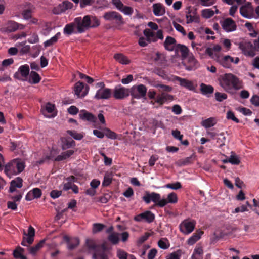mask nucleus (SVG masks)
Listing matches in <instances>:
<instances>
[{"instance_id": "nucleus-34", "label": "nucleus", "mask_w": 259, "mask_h": 259, "mask_svg": "<svg viewBox=\"0 0 259 259\" xmlns=\"http://www.w3.org/2000/svg\"><path fill=\"white\" fill-rule=\"evenodd\" d=\"M200 91L204 95L212 94L214 91V88L210 85H207L204 83L200 84Z\"/></svg>"}, {"instance_id": "nucleus-59", "label": "nucleus", "mask_w": 259, "mask_h": 259, "mask_svg": "<svg viewBox=\"0 0 259 259\" xmlns=\"http://www.w3.org/2000/svg\"><path fill=\"white\" fill-rule=\"evenodd\" d=\"M171 134L175 139H178L180 141H182L183 137V135L181 134V133L179 130H172Z\"/></svg>"}, {"instance_id": "nucleus-2", "label": "nucleus", "mask_w": 259, "mask_h": 259, "mask_svg": "<svg viewBox=\"0 0 259 259\" xmlns=\"http://www.w3.org/2000/svg\"><path fill=\"white\" fill-rule=\"evenodd\" d=\"M73 21L78 33H83L89 28H95L100 25L99 20L92 15H85L83 18L77 17Z\"/></svg>"}, {"instance_id": "nucleus-7", "label": "nucleus", "mask_w": 259, "mask_h": 259, "mask_svg": "<svg viewBox=\"0 0 259 259\" xmlns=\"http://www.w3.org/2000/svg\"><path fill=\"white\" fill-rule=\"evenodd\" d=\"M29 73V66L27 64H25L19 67L18 71L14 74V77L19 80L27 81Z\"/></svg>"}, {"instance_id": "nucleus-3", "label": "nucleus", "mask_w": 259, "mask_h": 259, "mask_svg": "<svg viewBox=\"0 0 259 259\" xmlns=\"http://www.w3.org/2000/svg\"><path fill=\"white\" fill-rule=\"evenodd\" d=\"M25 168V163L21 159H14L4 166V172L9 178L21 173Z\"/></svg>"}, {"instance_id": "nucleus-51", "label": "nucleus", "mask_w": 259, "mask_h": 259, "mask_svg": "<svg viewBox=\"0 0 259 259\" xmlns=\"http://www.w3.org/2000/svg\"><path fill=\"white\" fill-rule=\"evenodd\" d=\"M155 100L154 102L151 101V103L153 104L154 103H157L159 104L160 105H162L164 103L163 96L162 95V93L161 94H159L156 95L155 98Z\"/></svg>"}, {"instance_id": "nucleus-49", "label": "nucleus", "mask_w": 259, "mask_h": 259, "mask_svg": "<svg viewBox=\"0 0 259 259\" xmlns=\"http://www.w3.org/2000/svg\"><path fill=\"white\" fill-rule=\"evenodd\" d=\"M17 194L16 195H10V198L12 200H13V202H20L23 195V193L20 191H16Z\"/></svg>"}, {"instance_id": "nucleus-45", "label": "nucleus", "mask_w": 259, "mask_h": 259, "mask_svg": "<svg viewBox=\"0 0 259 259\" xmlns=\"http://www.w3.org/2000/svg\"><path fill=\"white\" fill-rule=\"evenodd\" d=\"M108 240L113 244H116L119 242V237L117 234L111 233L108 237Z\"/></svg>"}, {"instance_id": "nucleus-41", "label": "nucleus", "mask_w": 259, "mask_h": 259, "mask_svg": "<svg viewBox=\"0 0 259 259\" xmlns=\"http://www.w3.org/2000/svg\"><path fill=\"white\" fill-rule=\"evenodd\" d=\"M214 14V11L210 9H205L202 11V16L205 18H210Z\"/></svg>"}, {"instance_id": "nucleus-9", "label": "nucleus", "mask_w": 259, "mask_h": 259, "mask_svg": "<svg viewBox=\"0 0 259 259\" xmlns=\"http://www.w3.org/2000/svg\"><path fill=\"white\" fill-rule=\"evenodd\" d=\"M130 95V89L125 88L121 85L116 86L113 90V97L117 100L123 99L129 96Z\"/></svg>"}, {"instance_id": "nucleus-26", "label": "nucleus", "mask_w": 259, "mask_h": 259, "mask_svg": "<svg viewBox=\"0 0 259 259\" xmlns=\"http://www.w3.org/2000/svg\"><path fill=\"white\" fill-rule=\"evenodd\" d=\"M203 234V232L200 230H197L193 235L190 237L187 243L189 245H193L201 237V235Z\"/></svg>"}, {"instance_id": "nucleus-42", "label": "nucleus", "mask_w": 259, "mask_h": 259, "mask_svg": "<svg viewBox=\"0 0 259 259\" xmlns=\"http://www.w3.org/2000/svg\"><path fill=\"white\" fill-rule=\"evenodd\" d=\"M41 51V46L40 45H35L32 47L31 55L33 58L37 57Z\"/></svg>"}, {"instance_id": "nucleus-38", "label": "nucleus", "mask_w": 259, "mask_h": 259, "mask_svg": "<svg viewBox=\"0 0 259 259\" xmlns=\"http://www.w3.org/2000/svg\"><path fill=\"white\" fill-rule=\"evenodd\" d=\"M67 8L65 7L63 2L60 4L57 7H55L53 12L55 14H60L62 13L65 12L67 10Z\"/></svg>"}, {"instance_id": "nucleus-25", "label": "nucleus", "mask_w": 259, "mask_h": 259, "mask_svg": "<svg viewBox=\"0 0 259 259\" xmlns=\"http://www.w3.org/2000/svg\"><path fill=\"white\" fill-rule=\"evenodd\" d=\"M28 76L29 78L28 81L31 84H37L41 79L39 74L34 71H31Z\"/></svg>"}, {"instance_id": "nucleus-46", "label": "nucleus", "mask_w": 259, "mask_h": 259, "mask_svg": "<svg viewBox=\"0 0 259 259\" xmlns=\"http://www.w3.org/2000/svg\"><path fill=\"white\" fill-rule=\"evenodd\" d=\"M67 133L75 140H80L83 137L81 134L78 133L75 131L68 130Z\"/></svg>"}, {"instance_id": "nucleus-6", "label": "nucleus", "mask_w": 259, "mask_h": 259, "mask_svg": "<svg viewBox=\"0 0 259 259\" xmlns=\"http://www.w3.org/2000/svg\"><path fill=\"white\" fill-rule=\"evenodd\" d=\"M196 222L194 220L185 219L179 225L180 230L181 232L189 234L195 229Z\"/></svg>"}, {"instance_id": "nucleus-43", "label": "nucleus", "mask_w": 259, "mask_h": 259, "mask_svg": "<svg viewBox=\"0 0 259 259\" xmlns=\"http://www.w3.org/2000/svg\"><path fill=\"white\" fill-rule=\"evenodd\" d=\"M191 11L189 10L188 14L186 15L187 23H191L193 22H198L199 21V17L197 16H192L189 14Z\"/></svg>"}, {"instance_id": "nucleus-61", "label": "nucleus", "mask_w": 259, "mask_h": 259, "mask_svg": "<svg viewBox=\"0 0 259 259\" xmlns=\"http://www.w3.org/2000/svg\"><path fill=\"white\" fill-rule=\"evenodd\" d=\"M201 5L205 7L210 6L215 4V0H199Z\"/></svg>"}, {"instance_id": "nucleus-60", "label": "nucleus", "mask_w": 259, "mask_h": 259, "mask_svg": "<svg viewBox=\"0 0 259 259\" xmlns=\"http://www.w3.org/2000/svg\"><path fill=\"white\" fill-rule=\"evenodd\" d=\"M14 63L13 58H9L4 60L2 62V66L4 68H6Z\"/></svg>"}, {"instance_id": "nucleus-16", "label": "nucleus", "mask_w": 259, "mask_h": 259, "mask_svg": "<svg viewBox=\"0 0 259 259\" xmlns=\"http://www.w3.org/2000/svg\"><path fill=\"white\" fill-rule=\"evenodd\" d=\"M111 90L108 88L100 89L95 96L97 99H108L111 97Z\"/></svg>"}, {"instance_id": "nucleus-11", "label": "nucleus", "mask_w": 259, "mask_h": 259, "mask_svg": "<svg viewBox=\"0 0 259 259\" xmlns=\"http://www.w3.org/2000/svg\"><path fill=\"white\" fill-rule=\"evenodd\" d=\"M25 26L14 21H9L2 28V31L6 33L14 32L18 29L22 30Z\"/></svg>"}, {"instance_id": "nucleus-64", "label": "nucleus", "mask_w": 259, "mask_h": 259, "mask_svg": "<svg viewBox=\"0 0 259 259\" xmlns=\"http://www.w3.org/2000/svg\"><path fill=\"white\" fill-rule=\"evenodd\" d=\"M251 103L255 106H259V96L253 95L250 99Z\"/></svg>"}, {"instance_id": "nucleus-24", "label": "nucleus", "mask_w": 259, "mask_h": 259, "mask_svg": "<svg viewBox=\"0 0 259 259\" xmlns=\"http://www.w3.org/2000/svg\"><path fill=\"white\" fill-rule=\"evenodd\" d=\"M176 52L180 51L183 59H186L188 57L189 50L187 47L184 45L178 44L176 45Z\"/></svg>"}, {"instance_id": "nucleus-12", "label": "nucleus", "mask_w": 259, "mask_h": 259, "mask_svg": "<svg viewBox=\"0 0 259 259\" xmlns=\"http://www.w3.org/2000/svg\"><path fill=\"white\" fill-rule=\"evenodd\" d=\"M103 18L107 21H115L118 24L123 23V19L121 15L115 11L106 12L104 14Z\"/></svg>"}, {"instance_id": "nucleus-52", "label": "nucleus", "mask_w": 259, "mask_h": 259, "mask_svg": "<svg viewBox=\"0 0 259 259\" xmlns=\"http://www.w3.org/2000/svg\"><path fill=\"white\" fill-rule=\"evenodd\" d=\"M105 225L100 223H95L93 225L94 233H97L101 231L105 227Z\"/></svg>"}, {"instance_id": "nucleus-22", "label": "nucleus", "mask_w": 259, "mask_h": 259, "mask_svg": "<svg viewBox=\"0 0 259 259\" xmlns=\"http://www.w3.org/2000/svg\"><path fill=\"white\" fill-rule=\"evenodd\" d=\"M153 12L156 16H162L165 13V7L161 3H155L152 6Z\"/></svg>"}, {"instance_id": "nucleus-8", "label": "nucleus", "mask_w": 259, "mask_h": 259, "mask_svg": "<svg viewBox=\"0 0 259 259\" xmlns=\"http://www.w3.org/2000/svg\"><path fill=\"white\" fill-rule=\"evenodd\" d=\"M239 48L242 51L243 54L246 56L253 57L255 55L253 45L250 41L240 42Z\"/></svg>"}, {"instance_id": "nucleus-1", "label": "nucleus", "mask_w": 259, "mask_h": 259, "mask_svg": "<svg viewBox=\"0 0 259 259\" xmlns=\"http://www.w3.org/2000/svg\"><path fill=\"white\" fill-rule=\"evenodd\" d=\"M220 85L226 92L233 94L236 91L243 88L242 82L232 73H225L218 78Z\"/></svg>"}, {"instance_id": "nucleus-14", "label": "nucleus", "mask_w": 259, "mask_h": 259, "mask_svg": "<svg viewBox=\"0 0 259 259\" xmlns=\"http://www.w3.org/2000/svg\"><path fill=\"white\" fill-rule=\"evenodd\" d=\"M175 80L178 81L180 85L190 91H194L195 90L197 84L191 80H188L186 78H183L179 76L175 77Z\"/></svg>"}, {"instance_id": "nucleus-54", "label": "nucleus", "mask_w": 259, "mask_h": 259, "mask_svg": "<svg viewBox=\"0 0 259 259\" xmlns=\"http://www.w3.org/2000/svg\"><path fill=\"white\" fill-rule=\"evenodd\" d=\"M173 25L175 29L179 32L182 33L183 35H186V32L183 26H182L180 24L177 23L176 22H173Z\"/></svg>"}, {"instance_id": "nucleus-21", "label": "nucleus", "mask_w": 259, "mask_h": 259, "mask_svg": "<svg viewBox=\"0 0 259 259\" xmlns=\"http://www.w3.org/2000/svg\"><path fill=\"white\" fill-rule=\"evenodd\" d=\"M23 180L20 177H17L14 180H12L10 183V186L9 188V192L13 193L16 190V188H20L23 186Z\"/></svg>"}, {"instance_id": "nucleus-32", "label": "nucleus", "mask_w": 259, "mask_h": 259, "mask_svg": "<svg viewBox=\"0 0 259 259\" xmlns=\"http://www.w3.org/2000/svg\"><path fill=\"white\" fill-rule=\"evenodd\" d=\"M161 200H164L165 201V206L167 203H172L175 204L176 203L178 202V197L176 193L174 192H172L169 193L167 195V199L163 198L161 199Z\"/></svg>"}, {"instance_id": "nucleus-15", "label": "nucleus", "mask_w": 259, "mask_h": 259, "mask_svg": "<svg viewBox=\"0 0 259 259\" xmlns=\"http://www.w3.org/2000/svg\"><path fill=\"white\" fill-rule=\"evenodd\" d=\"M89 87L87 86L84 89V84L83 82L78 81L74 85V92L78 97H84L88 92Z\"/></svg>"}, {"instance_id": "nucleus-29", "label": "nucleus", "mask_w": 259, "mask_h": 259, "mask_svg": "<svg viewBox=\"0 0 259 259\" xmlns=\"http://www.w3.org/2000/svg\"><path fill=\"white\" fill-rule=\"evenodd\" d=\"M24 235L28 236L27 238V242L29 245L32 244L34 241V236L35 235V229L33 227L30 226L28 227V234L25 232L24 233Z\"/></svg>"}, {"instance_id": "nucleus-58", "label": "nucleus", "mask_w": 259, "mask_h": 259, "mask_svg": "<svg viewBox=\"0 0 259 259\" xmlns=\"http://www.w3.org/2000/svg\"><path fill=\"white\" fill-rule=\"evenodd\" d=\"M128 254L121 249H119L117 251V256L119 259H127Z\"/></svg>"}, {"instance_id": "nucleus-30", "label": "nucleus", "mask_w": 259, "mask_h": 259, "mask_svg": "<svg viewBox=\"0 0 259 259\" xmlns=\"http://www.w3.org/2000/svg\"><path fill=\"white\" fill-rule=\"evenodd\" d=\"M61 36V33L60 32H57L54 36L51 37L50 39H48L44 42V45L45 47H50L55 43H56L58 40Z\"/></svg>"}, {"instance_id": "nucleus-10", "label": "nucleus", "mask_w": 259, "mask_h": 259, "mask_svg": "<svg viewBox=\"0 0 259 259\" xmlns=\"http://www.w3.org/2000/svg\"><path fill=\"white\" fill-rule=\"evenodd\" d=\"M155 218V215L153 212L147 210L135 216L134 220L136 222L145 221L148 223H151L154 221Z\"/></svg>"}, {"instance_id": "nucleus-31", "label": "nucleus", "mask_w": 259, "mask_h": 259, "mask_svg": "<svg viewBox=\"0 0 259 259\" xmlns=\"http://www.w3.org/2000/svg\"><path fill=\"white\" fill-rule=\"evenodd\" d=\"M114 58L116 61L122 64H128L130 63V60L122 54H115Z\"/></svg>"}, {"instance_id": "nucleus-4", "label": "nucleus", "mask_w": 259, "mask_h": 259, "mask_svg": "<svg viewBox=\"0 0 259 259\" xmlns=\"http://www.w3.org/2000/svg\"><path fill=\"white\" fill-rule=\"evenodd\" d=\"M142 199L146 204H149L152 201L156 206L161 208L165 206V200H161L160 195L155 192L150 193L148 191L145 192Z\"/></svg>"}, {"instance_id": "nucleus-33", "label": "nucleus", "mask_w": 259, "mask_h": 259, "mask_svg": "<svg viewBox=\"0 0 259 259\" xmlns=\"http://www.w3.org/2000/svg\"><path fill=\"white\" fill-rule=\"evenodd\" d=\"M113 174L112 172H106L104 177V180L102 185L103 187H107L109 186L112 182Z\"/></svg>"}, {"instance_id": "nucleus-27", "label": "nucleus", "mask_w": 259, "mask_h": 259, "mask_svg": "<svg viewBox=\"0 0 259 259\" xmlns=\"http://www.w3.org/2000/svg\"><path fill=\"white\" fill-rule=\"evenodd\" d=\"M74 153L73 150H68L66 151L62 152L59 155H58L54 159L55 161H61L66 160L67 158L71 156Z\"/></svg>"}, {"instance_id": "nucleus-37", "label": "nucleus", "mask_w": 259, "mask_h": 259, "mask_svg": "<svg viewBox=\"0 0 259 259\" xmlns=\"http://www.w3.org/2000/svg\"><path fill=\"white\" fill-rule=\"evenodd\" d=\"M46 240L43 239L40 241L36 245L30 248L29 252L32 254H35L36 252L43 246Z\"/></svg>"}, {"instance_id": "nucleus-62", "label": "nucleus", "mask_w": 259, "mask_h": 259, "mask_svg": "<svg viewBox=\"0 0 259 259\" xmlns=\"http://www.w3.org/2000/svg\"><path fill=\"white\" fill-rule=\"evenodd\" d=\"M156 88H160L162 89L164 91L169 92L172 91V87L162 84H157L155 85Z\"/></svg>"}, {"instance_id": "nucleus-39", "label": "nucleus", "mask_w": 259, "mask_h": 259, "mask_svg": "<svg viewBox=\"0 0 259 259\" xmlns=\"http://www.w3.org/2000/svg\"><path fill=\"white\" fill-rule=\"evenodd\" d=\"M182 254V251L181 249H178L169 254L166 259H181Z\"/></svg>"}, {"instance_id": "nucleus-23", "label": "nucleus", "mask_w": 259, "mask_h": 259, "mask_svg": "<svg viewBox=\"0 0 259 259\" xmlns=\"http://www.w3.org/2000/svg\"><path fill=\"white\" fill-rule=\"evenodd\" d=\"M79 116L80 118L83 120H87L90 122H94L96 119L95 116H94L92 113H90L85 110H82L80 111Z\"/></svg>"}, {"instance_id": "nucleus-55", "label": "nucleus", "mask_w": 259, "mask_h": 259, "mask_svg": "<svg viewBox=\"0 0 259 259\" xmlns=\"http://www.w3.org/2000/svg\"><path fill=\"white\" fill-rule=\"evenodd\" d=\"M166 187L168 188L177 190L182 188V185L180 182H177L175 183L168 184L166 185Z\"/></svg>"}, {"instance_id": "nucleus-35", "label": "nucleus", "mask_w": 259, "mask_h": 259, "mask_svg": "<svg viewBox=\"0 0 259 259\" xmlns=\"http://www.w3.org/2000/svg\"><path fill=\"white\" fill-rule=\"evenodd\" d=\"M93 259H109V254L104 251H95L93 255Z\"/></svg>"}, {"instance_id": "nucleus-48", "label": "nucleus", "mask_w": 259, "mask_h": 259, "mask_svg": "<svg viewBox=\"0 0 259 259\" xmlns=\"http://www.w3.org/2000/svg\"><path fill=\"white\" fill-rule=\"evenodd\" d=\"M111 198V195L110 193H106L98 198V201L102 203H107Z\"/></svg>"}, {"instance_id": "nucleus-40", "label": "nucleus", "mask_w": 259, "mask_h": 259, "mask_svg": "<svg viewBox=\"0 0 259 259\" xmlns=\"http://www.w3.org/2000/svg\"><path fill=\"white\" fill-rule=\"evenodd\" d=\"M192 156L186 157L178 161L177 164L180 166L188 165L192 163Z\"/></svg>"}, {"instance_id": "nucleus-50", "label": "nucleus", "mask_w": 259, "mask_h": 259, "mask_svg": "<svg viewBox=\"0 0 259 259\" xmlns=\"http://www.w3.org/2000/svg\"><path fill=\"white\" fill-rule=\"evenodd\" d=\"M215 100L218 102H222L227 98V95L225 93L216 92L215 93Z\"/></svg>"}, {"instance_id": "nucleus-18", "label": "nucleus", "mask_w": 259, "mask_h": 259, "mask_svg": "<svg viewBox=\"0 0 259 259\" xmlns=\"http://www.w3.org/2000/svg\"><path fill=\"white\" fill-rule=\"evenodd\" d=\"M63 240L67 244V248L69 250H73L79 244V240L77 238H71L66 235L63 237Z\"/></svg>"}, {"instance_id": "nucleus-20", "label": "nucleus", "mask_w": 259, "mask_h": 259, "mask_svg": "<svg viewBox=\"0 0 259 259\" xmlns=\"http://www.w3.org/2000/svg\"><path fill=\"white\" fill-rule=\"evenodd\" d=\"M61 148L63 150L69 149L75 146V142L69 137H62L61 138Z\"/></svg>"}, {"instance_id": "nucleus-56", "label": "nucleus", "mask_w": 259, "mask_h": 259, "mask_svg": "<svg viewBox=\"0 0 259 259\" xmlns=\"http://www.w3.org/2000/svg\"><path fill=\"white\" fill-rule=\"evenodd\" d=\"M33 196L35 198H39L41 197L42 193L41 191L39 188H33L32 190H31Z\"/></svg>"}, {"instance_id": "nucleus-53", "label": "nucleus", "mask_w": 259, "mask_h": 259, "mask_svg": "<svg viewBox=\"0 0 259 259\" xmlns=\"http://www.w3.org/2000/svg\"><path fill=\"white\" fill-rule=\"evenodd\" d=\"M226 117L228 119L232 120L236 123H239L240 122L239 120L235 116L234 113L232 111H228L227 112Z\"/></svg>"}, {"instance_id": "nucleus-47", "label": "nucleus", "mask_w": 259, "mask_h": 259, "mask_svg": "<svg viewBox=\"0 0 259 259\" xmlns=\"http://www.w3.org/2000/svg\"><path fill=\"white\" fill-rule=\"evenodd\" d=\"M85 244L89 249L94 250L95 251L97 250V245L95 241L92 239H87Z\"/></svg>"}, {"instance_id": "nucleus-57", "label": "nucleus", "mask_w": 259, "mask_h": 259, "mask_svg": "<svg viewBox=\"0 0 259 259\" xmlns=\"http://www.w3.org/2000/svg\"><path fill=\"white\" fill-rule=\"evenodd\" d=\"M28 41L31 44L37 43L39 41V37L36 33H33L28 39Z\"/></svg>"}, {"instance_id": "nucleus-19", "label": "nucleus", "mask_w": 259, "mask_h": 259, "mask_svg": "<svg viewBox=\"0 0 259 259\" xmlns=\"http://www.w3.org/2000/svg\"><path fill=\"white\" fill-rule=\"evenodd\" d=\"M177 45V41L175 38L169 36L166 37L163 43L165 49L168 51H173L174 50H176Z\"/></svg>"}, {"instance_id": "nucleus-28", "label": "nucleus", "mask_w": 259, "mask_h": 259, "mask_svg": "<svg viewBox=\"0 0 259 259\" xmlns=\"http://www.w3.org/2000/svg\"><path fill=\"white\" fill-rule=\"evenodd\" d=\"M75 29H76V27L73 21L65 25L63 29L64 33L69 35L72 33H77V31H75Z\"/></svg>"}, {"instance_id": "nucleus-13", "label": "nucleus", "mask_w": 259, "mask_h": 259, "mask_svg": "<svg viewBox=\"0 0 259 259\" xmlns=\"http://www.w3.org/2000/svg\"><path fill=\"white\" fill-rule=\"evenodd\" d=\"M215 60L222 66L226 68H229L231 66V63L234 61V58L229 55L220 57L215 54Z\"/></svg>"}, {"instance_id": "nucleus-17", "label": "nucleus", "mask_w": 259, "mask_h": 259, "mask_svg": "<svg viewBox=\"0 0 259 259\" xmlns=\"http://www.w3.org/2000/svg\"><path fill=\"white\" fill-rule=\"evenodd\" d=\"M223 28L227 32H231L236 29V25L235 21L230 18L224 20L222 24Z\"/></svg>"}, {"instance_id": "nucleus-36", "label": "nucleus", "mask_w": 259, "mask_h": 259, "mask_svg": "<svg viewBox=\"0 0 259 259\" xmlns=\"http://www.w3.org/2000/svg\"><path fill=\"white\" fill-rule=\"evenodd\" d=\"M216 124V121L214 118L210 117L202 122V125L206 128H208L214 126Z\"/></svg>"}, {"instance_id": "nucleus-44", "label": "nucleus", "mask_w": 259, "mask_h": 259, "mask_svg": "<svg viewBox=\"0 0 259 259\" xmlns=\"http://www.w3.org/2000/svg\"><path fill=\"white\" fill-rule=\"evenodd\" d=\"M228 161L232 164L238 165L240 163V160L237 155L236 154H232L228 158Z\"/></svg>"}, {"instance_id": "nucleus-5", "label": "nucleus", "mask_w": 259, "mask_h": 259, "mask_svg": "<svg viewBox=\"0 0 259 259\" xmlns=\"http://www.w3.org/2000/svg\"><path fill=\"white\" fill-rule=\"evenodd\" d=\"M130 90V95L133 98L140 99L145 97L147 89L145 85L142 84L133 86Z\"/></svg>"}, {"instance_id": "nucleus-63", "label": "nucleus", "mask_w": 259, "mask_h": 259, "mask_svg": "<svg viewBox=\"0 0 259 259\" xmlns=\"http://www.w3.org/2000/svg\"><path fill=\"white\" fill-rule=\"evenodd\" d=\"M120 11L126 15H131L133 12V10L131 7L124 5L123 7H122L121 10H120Z\"/></svg>"}]
</instances>
